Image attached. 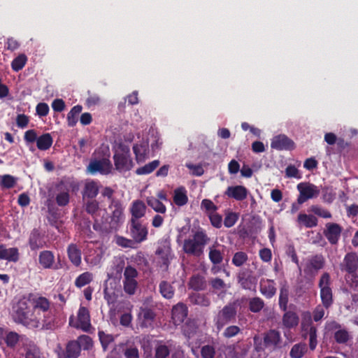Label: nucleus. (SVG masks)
<instances>
[{
    "mask_svg": "<svg viewBox=\"0 0 358 358\" xmlns=\"http://www.w3.org/2000/svg\"><path fill=\"white\" fill-rule=\"evenodd\" d=\"M13 321L29 329H36L39 327L40 313H35L25 299H20L12 307Z\"/></svg>",
    "mask_w": 358,
    "mask_h": 358,
    "instance_id": "f257e3e1",
    "label": "nucleus"
},
{
    "mask_svg": "<svg viewBox=\"0 0 358 358\" xmlns=\"http://www.w3.org/2000/svg\"><path fill=\"white\" fill-rule=\"evenodd\" d=\"M78 189V183L71 178L63 177L54 182L48 190L49 196L57 206H66L70 201V193Z\"/></svg>",
    "mask_w": 358,
    "mask_h": 358,
    "instance_id": "f03ea898",
    "label": "nucleus"
},
{
    "mask_svg": "<svg viewBox=\"0 0 358 358\" xmlns=\"http://www.w3.org/2000/svg\"><path fill=\"white\" fill-rule=\"evenodd\" d=\"M210 241L206 230L199 227L196 230H192V238L184 241L182 250L189 255L200 257L203 253L205 246Z\"/></svg>",
    "mask_w": 358,
    "mask_h": 358,
    "instance_id": "7ed1b4c3",
    "label": "nucleus"
},
{
    "mask_svg": "<svg viewBox=\"0 0 358 358\" xmlns=\"http://www.w3.org/2000/svg\"><path fill=\"white\" fill-rule=\"evenodd\" d=\"M331 283L330 274L327 272L323 273L319 280L318 287L320 289L322 304L326 309H328L334 303Z\"/></svg>",
    "mask_w": 358,
    "mask_h": 358,
    "instance_id": "20e7f679",
    "label": "nucleus"
},
{
    "mask_svg": "<svg viewBox=\"0 0 358 358\" xmlns=\"http://www.w3.org/2000/svg\"><path fill=\"white\" fill-rule=\"evenodd\" d=\"M237 310L235 304L229 303L224 306L214 318V323L220 331L227 324L236 321Z\"/></svg>",
    "mask_w": 358,
    "mask_h": 358,
    "instance_id": "39448f33",
    "label": "nucleus"
},
{
    "mask_svg": "<svg viewBox=\"0 0 358 358\" xmlns=\"http://www.w3.org/2000/svg\"><path fill=\"white\" fill-rule=\"evenodd\" d=\"M127 231L129 236L136 241L137 244L141 243L148 239V227L141 220H129Z\"/></svg>",
    "mask_w": 358,
    "mask_h": 358,
    "instance_id": "423d86ee",
    "label": "nucleus"
},
{
    "mask_svg": "<svg viewBox=\"0 0 358 358\" xmlns=\"http://www.w3.org/2000/svg\"><path fill=\"white\" fill-rule=\"evenodd\" d=\"M113 160L116 170L120 172L129 171L134 165L129 148L117 151L113 155Z\"/></svg>",
    "mask_w": 358,
    "mask_h": 358,
    "instance_id": "0eeeda50",
    "label": "nucleus"
},
{
    "mask_svg": "<svg viewBox=\"0 0 358 358\" xmlns=\"http://www.w3.org/2000/svg\"><path fill=\"white\" fill-rule=\"evenodd\" d=\"M47 242L45 232L40 228H34L30 231L27 244L31 251H37L47 247Z\"/></svg>",
    "mask_w": 358,
    "mask_h": 358,
    "instance_id": "6e6552de",
    "label": "nucleus"
},
{
    "mask_svg": "<svg viewBox=\"0 0 358 358\" xmlns=\"http://www.w3.org/2000/svg\"><path fill=\"white\" fill-rule=\"evenodd\" d=\"M296 187L299 192L297 199L299 204H302L308 199L317 197L320 194L319 188L313 183L300 182L297 185Z\"/></svg>",
    "mask_w": 358,
    "mask_h": 358,
    "instance_id": "1a4fd4ad",
    "label": "nucleus"
},
{
    "mask_svg": "<svg viewBox=\"0 0 358 358\" xmlns=\"http://www.w3.org/2000/svg\"><path fill=\"white\" fill-rule=\"evenodd\" d=\"M138 276V271L131 266H127L124 271L123 286L124 292L132 295L135 293L138 282L136 280Z\"/></svg>",
    "mask_w": 358,
    "mask_h": 358,
    "instance_id": "9d476101",
    "label": "nucleus"
},
{
    "mask_svg": "<svg viewBox=\"0 0 358 358\" xmlns=\"http://www.w3.org/2000/svg\"><path fill=\"white\" fill-rule=\"evenodd\" d=\"M237 281L243 289L256 290L257 279L250 269L240 271L237 274Z\"/></svg>",
    "mask_w": 358,
    "mask_h": 358,
    "instance_id": "9b49d317",
    "label": "nucleus"
},
{
    "mask_svg": "<svg viewBox=\"0 0 358 358\" xmlns=\"http://www.w3.org/2000/svg\"><path fill=\"white\" fill-rule=\"evenodd\" d=\"M28 300L31 303L35 313H40L41 315L51 310V301L45 296L31 293L28 295Z\"/></svg>",
    "mask_w": 358,
    "mask_h": 358,
    "instance_id": "f8f14e48",
    "label": "nucleus"
},
{
    "mask_svg": "<svg viewBox=\"0 0 358 358\" xmlns=\"http://www.w3.org/2000/svg\"><path fill=\"white\" fill-rule=\"evenodd\" d=\"M325 262V258L322 255H313L307 260L303 269L304 273L308 275H315L324 267Z\"/></svg>",
    "mask_w": 358,
    "mask_h": 358,
    "instance_id": "ddd939ff",
    "label": "nucleus"
},
{
    "mask_svg": "<svg viewBox=\"0 0 358 358\" xmlns=\"http://www.w3.org/2000/svg\"><path fill=\"white\" fill-rule=\"evenodd\" d=\"M59 327V321L54 311L50 310L39 316V327L41 331H55Z\"/></svg>",
    "mask_w": 358,
    "mask_h": 358,
    "instance_id": "4468645a",
    "label": "nucleus"
},
{
    "mask_svg": "<svg viewBox=\"0 0 358 358\" xmlns=\"http://www.w3.org/2000/svg\"><path fill=\"white\" fill-rule=\"evenodd\" d=\"M112 165L110 160L107 158H103L101 159H92L87 166V171L92 175L96 173L107 174L110 171Z\"/></svg>",
    "mask_w": 358,
    "mask_h": 358,
    "instance_id": "2eb2a0df",
    "label": "nucleus"
},
{
    "mask_svg": "<svg viewBox=\"0 0 358 358\" xmlns=\"http://www.w3.org/2000/svg\"><path fill=\"white\" fill-rule=\"evenodd\" d=\"M38 264L43 269L58 270L59 266L55 262V257L51 250H42L38 254Z\"/></svg>",
    "mask_w": 358,
    "mask_h": 358,
    "instance_id": "dca6fc26",
    "label": "nucleus"
},
{
    "mask_svg": "<svg viewBox=\"0 0 358 358\" xmlns=\"http://www.w3.org/2000/svg\"><path fill=\"white\" fill-rule=\"evenodd\" d=\"M264 345L266 348L275 350L281 347L280 333L275 329H270L264 334Z\"/></svg>",
    "mask_w": 358,
    "mask_h": 358,
    "instance_id": "f3484780",
    "label": "nucleus"
},
{
    "mask_svg": "<svg viewBox=\"0 0 358 358\" xmlns=\"http://www.w3.org/2000/svg\"><path fill=\"white\" fill-rule=\"evenodd\" d=\"M342 227L336 223L329 222L325 225L323 234L331 245H336L340 239Z\"/></svg>",
    "mask_w": 358,
    "mask_h": 358,
    "instance_id": "a211bd4d",
    "label": "nucleus"
},
{
    "mask_svg": "<svg viewBox=\"0 0 358 358\" xmlns=\"http://www.w3.org/2000/svg\"><path fill=\"white\" fill-rule=\"evenodd\" d=\"M271 147L277 150H292L294 149V142L285 134H280L273 137Z\"/></svg>",
    "mask_w": 358,
    "mask_h": 358,
    "instance_id": "6ab92c4d",
    "label": "nucleus"
},
{
    "mask_svg": "<svg viewBox=\"0 0 358 358\" xmlns=\"http://www.w3.org/2000/svg\"><path fill=\"white\" fill-rule=\"evenodd\" d=\"M341 269L348 274L355 273L358 269V256L355 252L347 253L341 264Z\"/></svg>",
    "mask_w": 358,
    "mask_h": 358,
    "instance_id": "aec40b11",
    "label": "nucleus"
},
{
    "mask_svg": "<svg viewBox=\"0 0 358 358\" xmlns=\"http://www.w3.org/2000/svg\"><path fill=\"white\" fill-rule=\"evenodd\" d=\"M93 229L95 231L105 234L115 232L118 230L117 228H113L112 219L108 215L106 217H102L101 220L95 218Z\"/></svg>",
    "mask_w": 358,
    "mask_h": 358,
    "instance_id": "412c9836",
    "label": "nucleus"
},
{
    "mask_svg": "<svg viewBox=\"0 0 358 358\" xmlns=\"http://www.w3.org/2000/svg\"><path fill=\"white\" fill-rule=\"evenodd\" d=\"M171 251V248L165 245L159 247L156 251V255L159 256L158 266L164 271H166L169 268Z\"/></svg>",
    "mask_w": 358,
    "mask_h": 358,
    "instance_id": "4be33fe9",
    "label": "nucleus"
},
{
    "mask_svg": "<svg viewBox=\"0 0 358 358\" xmlns=\"http://www.w3.org/2000/svg\"><path fill=\"white\" fill-rule=\"evenodd\" d=\"M188 309L183 303H178L175 305L171 310L172 320L174 324L179 325L182 324L187 316Z\"/></svg>",
    "mask_w": 358,
    "mask_h": 358,
    "instance_id": "5701e85b",
    "label": "nucleus"
},
{
    "mask_svg": "<svg viewBox=\"0 0 358 358\" xmlns=\"http://www.w3.org/2000/svg\"><path fill=\"white\" fill-rule=\"evenodd\" d=\"M224 194L236 201H243L248 196V190L243 185L229 186Z\"/></svg>",
    "mask_w": 358,
    "mask_h": 358,
    "instance_id": "b1692460",
    "label": "nucleus"
},
{
    "mask_svg": "<svg viewBox=\"0 0 358 358\" xmlns=\"http://www.w3.org/2000/svg\"><path fill=\"white\" fill-rule=\"evenodd\" d=\"M156 314L155 311L149 308H141V313L138 317L141 320L140 326L142 328H148L152 327Z\"/></svg>",
    "mask_w": 358,
    "mask_h": 358,
    "instance_id": "393cba45",
    "label": "nucleus"
},
{
    "mask_svg": "<svg viewBox=\"0 0 358 358\" xmlns=\"http://www.w3.org/2000/svg\"><path fill=\"white\" fill-rule=\"evenodd\" d=\"M20 259L19 250L17 248H6L3 244H0V260L17 262Z\"/></svg>",
    "mask_w": 358,
    "mask_h": 358,
    "instance_id": "a878e982",
    "label": "nucleus"
},
{
    "mask_svg": "<svg viewBox=\"0 0 358 358\" xmlns=\"http://www.w3.org/2000/svg\"><path fill=\"white\" fill-rule=\"evenodd\" d=\"M67 255L69 261L76 267H78L82 263V252L78 246L75 243H71L67 247Z\"/></svg>",
    "mask_w": 358,
    "mask_h": 358,
    "instance_id": "bb28decb",
    "label": "nucleus"
},
{
    "mask_svg": "<svg viewBox=\"0 0 358 358\" xmlns=\"http://www.w3.org/2000/svg\"><path fill=\"white\" fill-rule=\"evenodd\" d=\"M146 208V206L143 201H134L130 208L131 217L129 220H141L140 219L145 215Z\"/></svg>",
    "mask_w": 358,
    "mask_h": 358,
    "instance_id": "cd10ccee",
    "label": "nucleus"
},
{
    "mask_svg": "<svg viewBox=\"0 0 358 358\" xmlns=\"http://www.w3.org/2000/svg\"><path fill=\"white\" fill-rule=\"evenodd\" d=\"M275 282L271 279H262L260 280L259 291L267 299L272 298L276 293Z\"/></svg>",
    "mask_w": 358,
    "mask_h": 358,
    "instance_id": "c85d7f7f",
    "label": "nucleus"
},
{
    "mask_svg": "<svg viewBox=\"0 0 358 358\" xmlns=\"http://www.w3.org/2000/svg\"><path fill=\"white\" fill-rule=\"evenodd\" d=\"M80 351V346L77 341H71L67 343L65 352L58 355L59 358H78Z\"/></svg>",
    "mask_w": 358,
    "mask_h": 358,
    "instance_id": "c756f323",
    "label": "nucleus"
},
{
    "mask_svg": "<svg viewBox=\"0 0 358 358\" xmlns=\"http://www.w3.org/2000/svg\"><path fill=\"white\" fill-rule=\"evenodd\" d=\"M78 327L85 331H87L91 327L90 315L89 310L84 306H80L78 312Z\"/></svg>",
    "mask_w": 358,
    "mask_h": 358,
    "instance_id": "7c9ffc66",
    "label": "nucleus"
},
{
    "mask_svg": "<svg viewBox=\"0 0 358 358\" xmlns=\"http://www.w3.org/2000/svg\"><path fill=\"white\" fill-rule=\"evenodd\" d=\"M113 210L111 215H110L112 219V227L113 228H117L119 229L124 220V209L119 203H115L113 205Z\"/></svg>",
    "mask_w": 358,
    "mask_h": 358,
    "instance_id": "2f4dec72",
    "label": "nucleus"
},
{
    "mask_svg": "<svg viewBox=\"0 0 358 358\" xmlns=\"http://www.w3.org/2000/svg\"><path fill=\"white\" fill-rule=\"evenodd\" d=\"M251 348L250 341H238L233 347L234 358H247L248 352Z\"/></svg>",
    "mask_w": 358,
    "mask_h": 358,
    "instance_id": "473e14b6",
    "label": "nucleus"
},
{
    "mask_svg": "<svg viewBox=\"0 0 358 358\" xmlns=\"http://www.w3.org/2000/svg\"><path fill=\"white\" fill-rule=\"evenodd\" d=\"M101 187L100 182L96 180H90L86 182L83 192V198L94 199L99 192Z\"/></svg>",
    "mask_w": 358,
    "mask_h": 358,
    "instance_id": "72a5a7b5",
    "label": "nucleus"
},
{
    "mask_svg": "<svg viewBox=\"0 0 358 358\" xmlns=\"http://www.w3.org/2000/svg\"><path fill=\"white\" fill-rule=\"evenodd\" d=\"M189 302L193 305H197L203 307H208L210 305V299L205 294L198 292L192 293L189 296Z\"/></svg>",
    "mask_w": 358,
    "mask_h": 358,
    "instance_id": "f704fd0d",
    "label": "nucleus"
},
{
    "mask_svg": "<svg viewBox=\"0 0 358 358\" xmlns=\"http://www.w3.org/2000/svg\"><path fill=\"white\" fill-rule=\"evenodd\" d=\"M189 287L195 291L204 290L206 287V281L205 278L199 274L193 275L188 283Z\"/></svg>",
    "mask_w": 358,
    "mask_h": 358,
    "instance_id": "c9c22d12",
    "label": "nucleus"
},
{
    "mask_svg": "<svg viewBox=\"0 0 358 358\" xmlns=\"http://www.w3.org/2000/svg\"><path fill=\"white\" fill-rule=\"evenodd\" d=\"M174 203L178 206H182L188 202L187 190L184 187H179L174 190L173 198Z\"/></svg>",
    "mask_w": 358,
    "mask_h": 358,
    "instance_id": "e433bc0d",
    "label": "nucleus"
},
{
    "mask_svg": "<svg viewBox=\"0 0 358 358\" xmlns=\"http://www.w3.org/2000/svg\"><path fill=\"white\" fill-rule=\"evenodd\" d=\"M36 147L40 150H48L52 145L53 139L50 134L45 133L38 137Z\"/></svg>",
    "mask_w": 358,
    "mask_h": 358,
    "instance_id": "4c0bfd02",
    "label": "nucleus"
},
{
    "mask_svg": "<svg viewBox=\"0 0 358 358\" xmlns=\"http://www.w3.org/2000/svg\"><path fill=\"white\" fill-rule=\"evenodd\" d=\"M208 257L210 262L213 264L212 271L215 269V266L221 264L223 261V252L217 249L215 245L209 248Z\"/></svg>",
    "mask_w": 358,
    "mask_h": 358,
    "instance_id": "58836bf2",
    "label": "nucleus"
},
{
    "mask_svg": "<svg viewBox=\"0 0 358 358\" xmlns=\"http://www.w3.org/2000/svg\"><path fill=\"white\" fill-rule=\"evenodd\" d=\"M299 323V317L296 313L292 311H285L282 317V324L286 328H293Z\"/></svg>",
    "mask_w": 358,
    "mask_h": 358,
    "instance_id": "ea45409f",
    "label": "nucleus"
},
{
    "mask_svg": "<svg viewBox=\"0 0 358 358\" xmlns=\"http://www.w3.org/2000/svg\"><path fill=\"white\" fill-rule=\"evenodd\" d=\"M159 292L162 296L167 299H171L173 297L175 294V289L172 285L166 281L162 280L159 285Z\"/></svg>",
    "mask_w": 358,
    "mask_h": 358,
    "instance_id": "a19ab883",
    "label": "nucleus"
},
{
    "mask_svg": "<svg viewBox=\"0 0 358 358\" xmlns=\"http://www.w3.org/2000/svg\"><path fill=\"white\" fill-rule=\"evenodd\" d=\"M17 180V178L10 174L0 176V187L1 189H11L16 185Z\"/></svg>",
    "mask_w": 358,
    "mask_h": 358,
    "instance_id": "79ce46f5",
    "label": "nucleus"
},
{
    "mask_svg": "<svg viewBox=\"0 0 358 358\" xmlns=\"http://www.w3.org/2000/svg\"><path fill=\"white\" fill-rule=\"evenodd\" d=\"M146 202L150 207L158 213L164 214L166 212L165 205L156 197L148 196L146 199Z\"/></svg>",
    "mask_w": 358,
    "mask_h": 358,
    "instance_id": "37998d69",
    "label": "nucleus"
},
{
    "mask_svg": "<svg viewBox=\"0 0 358 358\" xmlns=\"http://www.w3.org/2000/svg\"><path fill=\"white\" fill-rule=\"evenodd\" d=\"M307 350V345L305 343H299L292 347L289 356L291 358H302Z\"/></svg>",
    "mask_w": 358,
    "mask_h": 358,
    "instance_id": "c03bdc74",
    "label": "nucleus"
},
{
    "mask_svg": "<svg viewBox=\"0 0 358 358\" xmlns=\"http://www.w3.org/2000/svg\"><path fill=\"white\" fill-rule=\"evenodd\" d=\"M159 164L160 162L159 160H153L152 162H149L148 164L138 168L135 171V173L138 176L150 174L152 173L159 166Z\"/></svg>",
    "mask_w": 358,
    "mask_h": 358,
    "instance_id": "a18cd8bd",
    "label": "nucleus"
},
{
    "mask_svg": "<svg viewBox=\"0 0 358 358\" xmlns=\"http://www.w3.org/2000/svg\"><path fill=\"white\" fill-rule=\"evenodd\" d=\"M298 222L303 224L306 227L312 228L317 225V219L312 215L300 213L298 215Z\"/></svg>",
    "mask_w": 358,
    "mask_h": 358,
    "instance_id": "49530a36",
    "label": "nucleus"
},
{
    "mask_svg": "<svg viewBox=\"0 0 358 358\" xmlns=\"http://www.w3.org/2000/svg\"><path fill=\"white\" fill-rule=\"evenodd\" d=\"M133 151L135 158L138 164L143 162L147 158V148L143 144H134L133 145Z\"/></svg>",
    "mask_w": 358,
    "mask_h": 358,
    "instance_id": "de8ad7c7",
    "label": "nucleus"
},
{
    "mask_svg": "<svg viewBox=\"0 0 358 358\" xmlns=\"http://www.w3.org/2000/svg\"><path fill=\"white\" fill-rule=\"evenodd\" d=\"M83 107L80 105L73 106L67 114V122L69 127H74L78 122V116L82 112Z\"/></svg>",
    "mask_w": 358,
    "mask_h": 358,
    "instance_id": "09e8293b",
    "label": "nucleus"
},
{
    "mask_svg": "<svg viewBox=\"0 0 358 358\" xmlns=\"http://www.w3.org/2000/svg\"><path fill=\"white\" fill-rule=\"evenodd\" d=\"M93 280V275L92 273L86 271L79 275L75 280V286L78 288H81L90 284Z\"/></svg>",
    "mask_w": 358,
    "mask_h": 358,
    "instance_id": "8fccbe9b",
    "label": "nucleus"
},
{
    "mask_svg": "<svg viewBox=\"0 0 358 358\" xmlns=\"http://www.w3.org/2000/svg\"><path fill=\"white\" fill-rule=\"evenodd\" d=\"M289 289L286 285H283L280 287V296H279V306L280 308L286 311L287 308V303L289 299Z\"/></svg>",
    "mask_w": 358,
    "mask_h": 358,
    "instance_id": "3c124183",
    "label": "nucleus"
},
{
    "mask_svg": "<svg viewBox=\"0 0 358 358\" xmlns=\"http://www.w3.org/2000/svg\"><path fill=\"white\" fill-rule=\"evenodd\" d=\"M170 355V349L162 342H159L155 348V358H167Z\"/></svg>",
    "mask_w": 358,
    "mask_h": 358,
    "instance_id": "603ef678",
    "label": "nucleus"
},
{
    "mask_svg": "<svg viewBox=\"0 0 358 358\" xmlns=\"http://www.w3.org/2000/svg\"><path fill=\"white\" fill-rule=\"evenodd\" d=\"M264 306V302L260 297H253L249 301L248 308L252 313H257L260 312Z\"/></svg>",
    "mask_w": 358,
    "mask_h": 358,
    "instance_id": "864d4df0",
    "label": "nucleus"
},
{
    "mask_svg": "<svg viewBox=\"0 0 358 358\" xmlns=\"http://www.w3.org/2000/svg\"><path fill=\"white\" fill-rule=\"evenodd\" d=\"M27 61V57L24 54L19 55L11 62L12 69L15 72H18L24 68Z\"/></svg>",
    "mask_w": 358,
    "mask_h": 358,
    "instance_id": "5fc2aeb1",
    "label": "nucleus"
},
{
    "mask_svg": "<svg viewBox=\"0 0 358 358\" xmlns=\"http://www.w3.org/2000/svg\"><path fill=\"white\" fill-rule=\"evenodd\" d=\"M248 260V255L246 252L238 251L234 255L231 262L236 267H241Z\"/></svg>",
    "mask_w": 358,
    "mask_h": 358,
    "instance_id": "6e6d98bb",
    "label": "nucleus"
},
{
    "mask_svg": "<svg viewBox=\"0 0 358 358\" xmlns=\"http://www.w3.org/2000/svg\"><path fill=\"white\" fill-rule=\"evenodd\" d=\"M85 207L86 212L92 215L94 220L97 218L96 215L99 210V203L96 200L92 199L87 201L85 204Z\"/></svg>",
    "mask_w": 358,
    "mask_h": 358,
    "instance_id": "4d7b16f0",
    "label": "nucleus"
},
{
    "mask_svg": "<svg viewBox=\"0 0 358 358\" xmlns=\"http://www.w3.org/2000/svg\"><path fill=\"white\" fill-rule=\"evenodd\" d=\"M98 336L103 351H106L108 345L114 341L113 335L106 334L103 331H99Z\"/></svg>",
    "mask_w": 358,
    "mask_h": 358,
    "instance_id": "13d9d810",
    "label": "nucleus"
},
{
    "mask_svg": "<svg viewBox=\"0 0 358 358\" xmlns=\"http://www.w3.org/2000/svg\"><path fill=\"white\" fill-rule=\"evenodd\" d=\"M20 340V335L15 331H10L6 334L4 338L5 343L8 348H14Z\"/></svg>",
    "mask_w": 358,
    "mask_h": 358,
    "instance_id": "bf43d9fd",
    "label": "nucleus"
},
{
    "mask_svg": "<svg viewBox=\"0 0 358 358\" xmlns=\"http://www.w3.org/2000/svg\"><path fill=\"white\" fill-rule=\"evenodd\" d=\"M201 208L204 210L206 215H208L210 213L216 212L218 207L210 199H204L201 201Z\"/></svg>",
    "mask_w": 358,
    "mask_h": 358,
    "instance_id": "052dcab7",
    "label": "nucleus"
},
{
    "mask_svg": "<svg viewBox=\"0 0 358 358\" xmlns=\"http://www.w3.org/2000/svg\"><path fill=\"white\" fill-rule=\"evenodd\" d=\"M77 342L80 346V350L83 348L84 350H88L93 346L92 339L87 335L79 336Z\"/></svg>",
    "mask_w": 358,
    "mask_h": 358,
    "instance_id": "680f3d73",
    "label": "nucleus"
},
{
    "mask_svg": "<svg viewBox=\"0 0 358 358\" xmlns=\"http://www.w3.org/2000/svg\"><path fill=\"white\" fill-rule=\"evenodd\" d=\"M317 328L315 327L312 325L310 327L308 330L309 348L312 351H313L317 345Z\"/></svg>",
    "mask_w": 358,
    "mask_h": 358,
    "instance_id": "e2e57ef3",
    "label": "nucleus"
},
{
    "mask_svg": "<svg viewBox=\"0 0 358 358\" xmlns=\"http://www.w3.org/2000/svg\"><path fill=\"white\" fill-rule=\"evenodd\" d=\"M209 218L210 222L213 227L217 229H220L222 225V216L218 213L214 212L207 215Z\"/></svg>",
    "mask_w": 358,
    "mask_h": 358,
    "instance_id": "0e129e2a",
    "label": "nucleus"
},
{
    "mask_svg": "<svg viewBox=\"0 0 358 358\" xmlns=\"http://www.w3.org/2000/svg\"><path fill=\"white\" fill-rule=\"evenodd\" d=\"M117 244L124 248H134L136 241L134 238H127L123 236H118L116 241Z\"/></svg>",
    "mask_w": 358,
    "mask_h": 358,
    "instance_id": "69168bd1",
    "label": "nucleus"
},
{
    "mask_svg": "<svg viewBox=\"0 0 358 358\" xmlns=\"http://www.w3.org/2000/svg\"><path fill=\"white\" fill-rule=\"evenodd\" d=\"M349 337V334L345 329H339L334 333V339L339 344L347 343Z\"/></svg>",
    "mask_w": 358,
    "mask_h": 358,
    "instance_id": "338daca9",
    "label": "nucleus"
},
{
    "mask_svg": "<svg viewBox=\"0 0 358 358\" xmlns=\"http://www.w3.org/2000/svg\"><path fill=\"white\" fill-rule=\"evenodd\" d=\"M238 219V215L237 213L234 212H229L225 215V217L223 221L224 225L227 228H230L236 223Z\"/></svg>",
    "mask_w": 358,
    "mask_h": 358,
    "instance_id": "774afa93",
    "label": "nucleus"
}]
</instances>
